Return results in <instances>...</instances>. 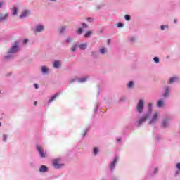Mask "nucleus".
Masks as SVG:
<instances>
[{
    "mask_svg": "<svg viewBox=\"0 0 180 180\" xmlns=\"http://www.w3.org/2000/svg\"><path fill=\"white\" fill-rule=\"evenodd\" d=\"M85 81H86V77L79 79V82H85Z\"/></svg>",
    "mask_w": 180,
    "mask_h": 180,
    "instance_id": "nucleus-26",
    "label": "nucleus"
},
{
    "mask_svg": "<svg viewBox=\"0 0 180 180\" xmlns=\"http://www.w3.org/2000/svg\"><path fill=\"white\" fill-rule=\"evenodd\" d=\"M124 19L125 20H127V22H130V20H131V17L130 16V15H124Z\"/></svg>",
    "mask_w": 180,
    "mask_h": 180,
    "instance_id": "nucleus-20",
    "label": "nucleus"
},
{
    "mask_svg": "<svg viewBox=\"0 0 180 180\" xmlns=\"http://www.w3.org/2000/svg\"><path fill=\"white\" fill-rule=\"evenodd\" d=\"M153 60L155 63H160V59L158 58V57H155Z\"/></svg>",
    "mask_w": 180,
    "mask_h": 180,
    "instance_id": "nucleus-32",
    "label": "nucleus"
},
{
    "mask_svg": "<svg viewBox=\"0 0 180 180\" xmlns=\"http://www.w3.org/2000/svg\"><path fill=\"white\" fill-rule=\"evenodd\" d=\"M110 40L108 41V44L110 43Z\"/></svg>",
    "mask_w": 180,
    "mask_h": 180,
    "instance_id": "nucleus-49",
    "label": "nucleus"
},
{
    "mask_svg": "<svg viewBox=\"0 0 180 180\" xmlns=\"http://www.w3.org/2000/svg\"><path fill=\"white\" fill-rule=\"evenodd\" d=\"M2 126V123L0 122V127Z\"/></svg>",
    "mask_w": 180,
    "mask_h": 180,
    "instance_id": "nucleus-48",
    "label": "nucleus"
},
{
    "mask_svg": "<svg viewBox=\"0 0 180 180\" xmlns=\"http://www.w3.org/2000/svg\"><path fill=\"white\" fill-rule=\"evenodd\" d=\"M118 159H119V158H118L117 157L115 158V160H114V161H113V162L111 163V165H110V169L111 170L115 169V165L116 162L117 161Z\"/></svg>",
    "mask_w": 180,
    "mask_h": 180,
    "instance_id": "nucleus-11",
    "label": "nucleus"
},
{
    "mask_svg": "<svg viewBox=\"0 0 180 180\" xmlns=\"http://www.w3.org/2000/svg\"><path fill=\"white\" fill-rule=\"evenodd\" d=\"M164 104L163 101L162 100H159L158 101V108H161V106H162V105Z\"/></svg>",
    "mask_w": 180,
    "mask_h": 180,
    "instance_id": "nucleus-23",
    "label": "nucleus"
},
{
    "mask_svg": "<svg viewBox=\"0 0 180 180\" xmlns=\"http://www.w3.org/2000/svg\"><path fill=\"white\" fill-rule=\"evenodd\" d=\"M43 30H44V27L43 25H39L36 27V29L34 32L35 34H37V32H40Z\"/></svg>",
    "mask_w": 180,
    "mask_h": 180,
    "instance_id": "nucleus-10",
    "label": "nucleus"
},
{
    "mask_svg": "<svg viewBox=\"0 0 180 180\" xmlns=\"http://www.w3.org/2000/svg\"><path fill=\"white\" fill-rule=\"evenodd\" d=\"M165 27H168V26L166 25Z\"/></svg>",
    "mask_w": 180,
    "mask_h": 180,
    "instance_id": "nucleus-50",
    "label": "nucleus"
},
{
    "mask_svg": "<svg viewBox=\"0 0 180 180\" xmlns=\"http://www.w3.org/2000/svg\"><path fill=\"white\" fill-rule=\"evenodd\" d=\"M128 88H131L133 86V81H130L127 85Z\"/></svg>",
    "mask_w": 180,
    "mask_h": 180,
    "instance_id": "nucleus-28",
    "label": "nucleus"
},
{
    "mask_svg": "<svg viewBox=\"0 0 180 180\" xmlns=\"http://www.w3.org/2000/svg\"><path fill=\"white\" fill-rule=\"evenodd\" d=\"M60 65L61 63L58 60L55 61L53 63V67H55V68H58Z\"/></svg>",
    "mask_w": 180,
    "mask_h": 180,
    "instance_id": "nucleus-18",
    "label": "nucleus"
},
{
    "mask_svg": "<svg viewBox=\"0 0 180 180\" xmlns=\"http://www.w3.org/2000/svg\"><path fill=\"white\" fill-rule=\"evenodd\" d=\"M130 40H131V41H134V39H131Z\"/></svg>",
    "mask_w": 180,
    "mask_h": 180,
    "instance_id": "nucleus-47",
    "label": "nucleus"
},
{
    "mask_svg": "<svg viewBox=\"0 0 180 180\" xmlns=\"http://www.w3.org/2000/svg\"><path fill=\"white\" fill-rule=\"evenodd\" d=\"M18 11H19V8H18V7L16 6L13 7L11 9L13 16H18V15H19Z\"/></svg>",
    "mask_w": 180,
    "mask_h": 180,
    "instance_id": "nucleus-8",
    "label": "nucleus"
},
{
    "mask_svg": "<svg viewBox=\"0 0 180 180\" xmlns=\"http://www.w3.org/2000/svg\"><path fill=\"white\" fill-rule=\"evenodd\" d=\"M53 165L55 168L58 169V168H61V167H63V165H64L60 163V160L59 159H55L53 160Z\"/></svg>",
    "mask_w": 180,
    "mask_h": 180,
    "instance_id": "nucleus-5",
    "label": "nucleus"
},
{
    "mask_svg": "<svg viewBox=\"0 0 180 180\" xmlns=\"http://www.w3.org/2000/svg\"><path fill=\"white\" fill-rule=\"evenodd\" d=\"M64 30H65V27H63L60 30V33H63V32H64Z\"/></svg>",
    "mask_w": 180,
    "mask_h": 180,
    "instance_id": "nucleus-36",
    "label": "nucleus"
},
{
    "mask_svg": "<svg viewBox=\"0 0 180 180\" xmlns=\"http://www.w3.org/2000/svg\"><path fill=\"white\" fill-rule=\"evenodd\" d=\"M48 169H49L45 165H41V167L39 168V172H47Z\"/></svg>",
    "mask_w": 180,
    "mask_h": 180,
    "instance_id": "nucleus-12",
    "label": "nucleus"
},
{
    "mask_svg": "<svg viewBox=\"0 0 180 180\" xmlns=\"http://www.w3.org/2000/svg\"><path fill=\"white\" fill-rule=\"evenodd\" d=\"M86 22H88L89 23H94V22H96V20H95V18H92V17H89L86 18Z\"/></svg>",
    "mask_w": 180,
    "mask_h": 180,
    "instance_id": "nucleus-13",
    "label": "nucleus"
},
{
    "mask_svg": "<svg viewBox=\"0 0 180 180\" xmlns=\"http://www.w3.org/2000/svg\"><path fill=\"white\" fill-rule=\"evenodd\" d=\"M5 1H0V9H2L4 6L5 5Z\"/></svg>",
    "mask_w": 180,
    "mask_h": 180,
    "instance_id": "nucleus-24",
    "label": "nucleus"
},
{
    "mask_svg": "<svg viewBox=\"0 0 180 180\" xmlns=\"http://www.w3.org/2000/svg\"><path fill=\"white\" fill-rule=\"evenodd\" d=\"M79 47L80 50H85L88 47V45L86 44H82L79 45Z\"/></svg>",
    "mask_w": 180,
    "mask_h": 180,
    "instance_id": "nucleus-16",
    "label": "nucleus"
},
{
    "mask_svg": "<svg viewBox=\"0 0 180 180\" xmlns=\"http://www.w3.org/2000/svg\"><path fill=\"white\" fill-rule=\"evenodd\" d=\"M51 2H57V0H49Z\"/></svg>",
    "mask_w": 180,
    "mask_h": 180,
    "instance_id": "nucleus-44",
    "label": "nucleus"
},
{
    "mask_svg": "<svg viewBox=\"0 0 180 180\" xmlns=\"http://www.w3.org/2000/svg\"><path fill=\"white\" fill-rule=\"evenodd\" d=\"M29 41V39H24V41H23V43H27Z\"/></svg>",
    "mask_w": 180,
    "mask_h": 180,
    "instance_id": "nucleus-42",
    "label": "nucleus"
},
{
    "mask_svg": "<svg viewBox=\"0 0 180 180\" xmlns=\"http://www.w3.org/2000/svg\"><path fill=\"white\" fill-rule=\"evenodd\" d=\"M9 18V13H0V22H5L6 20H8Z\"/></svg>",
    "mask_w": 180,
    "mask_h": 180,
    "instance_id": "nucleus-6",
    "label": "nucleus"
},
{
    "mask_svg": "<svg viewBox=\"0 0 180 180\" xmlns=\"http://www.w3.org/2000/svg\"><path fill=\"white\" fill-rule=\"evenodd\" d=\"M91 33H92V32H91V31L87 32L86 33V34L84 35V37H86V38L89 37V36H91Z\"/></svg>",
    "mask_w": 180,
    "mask_h": 180,
    "instance_id": "nucleus-25",
    "label": "nucleus"
},
{
    "mask_svg": "<svg viewBox=\"0 0 180 180\" xmlns=\"http://www.w3.org/2000/svg\"><path fill=\"white\" fill-rule=\"evenodd\" d=\"M34 105L36 106V105H37V101H35V102L34 103Z\"/></svg>",
    "mask_w": 180,
    "mask_h": 180,
    "instance_id": "nucleus-46",
    "label": "nucleus"
},
{
    "mask_svg": "<svg viewBox=\"0 0 180 180\" xmlns=\"http://www.w3.org/2000/svg\"><path fill=\"white\" fill-rule=\"evenodd\" d=\"M77 45H75L74 46H72V48H71V50H72V51L74 53V51H75V50H77Z\"/></svg>",
    "mask_w": 180,
    "mask_h": 180,
    "instance_id": "nucleus-31",
    "label": "nucleus"
},
{
    "mask_svg": "<svg viewBox=\"0 0 180 180\" xmlns=\"http://www.w3.org/2000/svg\"><path fill=\"white\" fill-rule=\"evenodd\" d=\"M153 106V104L151 103H148V107H149V114L151 113V107Z\"/></svg>",
    "mask_w": 180,
    "mask_h": 180,
    "instance_id": "nucleus-30",
    "label": "nucleus"
},
{
    "mask_svg": "<svg viewBox=\"0 0 180 180\" xmlns=\"http://www.w3.org/2000/svg\"><path fill=\"white\" fill-rule=\"evenodd\" d=\"M86 134V130H84L82 132V135L85 136Z\"/></svg>",
    "mask_w": 180,
    "mask_h": 180,
    "instance_id": "nucleus-40",
    "label": "nucleus"
},
{
    "mask_svg": "<svg viewBox=\"0 0 180 180\" xmlns=\"http://www.w3.org/2000/svg\"><path fill=\"white\" fill-rule=\"evenodd\" d=\"M72 40V39L68 38V39H67V43H70V41H71Z\"/></svg>",
    "mask_w": 180,
    "mask_h": 180,
    "instance_id": "nucleus-41",
    "label": "nucleus"
},
{
    "mask_svg": "<svg viewBox=\"0 0 180 180\" xmlns=\"http://www.w3.org/2000/svg\"><path fill=\"white\" fill-rule=\"evenodd\" d=\"M165 94H163L164 98H167L168 97L169 94V89L168 87H167L165 90Z\"/></svg>",
    "mask_w": 180,
    "mask_h": 180,
    "instance_id": "nucleus-15",
    "label": "nucleus"
},
{
    "mask_svg": "<svg viewBox=\"0 0 180 180\" xmlns=\"http://www.w3.org/2000/svg\"><path fill=\"white\" fill-rule=\"evenodd\" d=\"M174 23H176V22H178V20L177 19H174Z\"/></svg>",
    "mask_w": 180,
    "mask_h": 180,
    "instance_id": "nucleus-45",
    "label": "nucleus"
},
{
    "mask_svg": "<svg viewBox=\"0 0 180 180\" xmlns=\"http://www.w3.org/2000/svg\"><path fill=\"white\" fill-rule=\"evenodd\" d=\"M58 96V94H55V95H53V96L51 98V99H49V103H51V102H53V101L56 99V98H57Z\"/></svg>",
    "mask_w": 180,
    "mask_h": 180,
    "instance_id": "nucleus-19",
    "label": "nucleus"
},
{
    "mask_svg": "<svg viewBox=\"0 0 180 180\" xmlns=\"http://www.w3.org/2000/svg\"><path fill=\"white\" fill-rule=\"evenodd\" d=\"M19 45V42L16 41L15 45L8 51V53H16L18 51V46Z\"/></svg>",
    "mask_w": 180,
    "mask_h": 180,
    "instance_id": "nucleus-7",
    "label": "nucleus"
},
{
    "mask_svg": "<svg viewBox=\"0 0 180 180\" xmlns=\"http://www.w3.org/2000/svg\"><path fill=\"white\" fill-rule=\"evenodd\" d=\"M149 116H150V114H146V115H143L138 122L139 126H141V124H143V123L146 122L147 120L148 119Z\"/></svg>",
    "mask_w": 180,
    "mask_h": 180,
    "instance_id": "nucleus-4",
    "label": "nucleus"
},
{
    "mask_svg": "<svg viewBox=\"0 0 180 180\" xmlns=\"http://www.w3.org/2000/svg\"><path fill=\"white\" fill-rule=\"evenodd\" d=\"M117 27H119V28L123 27V24L122 23L117 24Z\"/></svg>",
    "mask_w": 180,
    "mask_h": 180,
    "instance_id": "nucleus-33",
    "label": "nucleus"
},
{
    "mask_svg": "<svg viewBox=\"0 0 180 180\" xmlns=\"http://www.w3.org/2000/svg\"><path fill=\"white\" fill-rule=\"evenodd\" d=\"M41 72H43V74H47L49 72V68H47V67L46 66H42Z\"/></svg>",
    "mask_w": 180,
    "mask_h": 180,
    "instance_id": "nucleus-17",
    "label": "nucleus"
},
{
    "mask_svg": "<svg viewBox=\"0 0 180 180\" xmlns=\"http://www.w3.org/2000/svg\"><path fill=\"white\" fill-rule=\"evenodd\" d=\"M77 79H72L70 81V84H72V82H75Z\"/></svg>",
    "mask_w": 180,
    "mask_h": 180,
    "instance_id": "nucleus-35",
    "label": "nucleus"
},
{
    "mask_svg": "<svg viewBox=\"0 0 180 180\" xmlns=\"http://www.w3.org/2000/svg\"><path fill=\"white\" fill-rule=\"evenodd\" d=\"M34 86L36 89H39V85H37V84H34Z\"/></svg>",
    "mask_w": 180,
    "mask_h": 180,
    "instance_id": "nucleus-37",
    "label": "nucleus"
},
{
    "mask_svg": "<svg viewBox=\"0 0 180 180\" xmlns=\"http://www.w3.org/2000/svg\"><path fill=\"white\" fill-rule=\"evenodd\" d=\"M176 79H178V77L170 78V79L169 81V84H174V82H175V81H176Z\"/></svg>",
    "mask_w": 180,
    "mask_h": 180,
    "instance_id": "nucleus-21",
    "label": "nucleus"
},
{
    "mask_svg": "<svg viewBox=\"0 0 180 180\" xmlns=\"http://www.w3.org/2000/svg\"><path fill=\"white\" fill-rule=\"evenodd\" d=\"M37 148L41 157H42V158H45L46 153H44V151L43 150V149H41V148H40V146H37Z\"/></svg>",
    "mask_w": 180,
    "mask_h": 180,
    "instance_id": "nucleus-9",
    "label": "nucleus"
},
{
    "mask_svg": "<svg viewBox=\"0 0 180 180\" xmlns=\"http://www.w3.org/2000/svg\"><path fill=\"white\" fill-rule=\"evenodd\" d=\"M136 109L139 113H143V110L144 109V101L142 99L139 101Z\"/></svg>",
    "mask_w": 180,
    "mask_h": 180,
    "instance_id": "nucleus-1",
    "label": "nucleus"
},
{
    "mask_svg": "<svg viewBox=\"0 0 180 180\" xmlns=\"http://www.w3.org/2000/svg\"><path fill=\"white\" fill-rule=\"evenodd\" d=\"M176 168H178V169L180 171V163L176 164Z\"/></svg>",
    "mask_w": 180,
    "mask_h": 180,
    "instance_id": "nucleus-38",
    "label": "nucleus"
},
{
    "mask_svg": "<svg viewBox=\"0 0 180 180\" xmlns=\"http://www.w3.org/2000/svg\"><path fill=\"white\" fill-rule=\"evenodd\" d=\"M28 16H30V10H24L21 15H19V19L23 20V19H26Z\"/></svg>",
    "mask_w": 180,
    "mask_h": 180,
    "instance_id": "nucleus-2",
    "label": "nucleus"
},
{
    "mask_svg": "<svg viewBox=\"0 0 180 180\" xmlns=\"http://www.w3.org/2000/svg\"><path fill=\"white\" fill-rule=\"evenodd\" d=\"M160 29L164 30V29H165V25H161Z\"/></svg>",
    "mask_w": 180,
    "mask_h": 180,
    "instance_id": "nucleus-39",
    "label": "nucleus"
},
{
    "mask_svg": "<svg viewBox=\"0 0 180 180\" xmlns=\"http://www.w3.org/2000/svg\"><path fill=\"white\" fill-rule=\"evenodd\" d=\"M100 51H101V54H105V53H106V49L103 48L101 49Z\"/></svg>",
    "mask_w": 180,
    "mask_h": 180,
    "instance_id": "nucleus-29",
    "label": "nucleus"
},
{
    "mask_svg": "<svg viewBox=\"0 0 180 180\" xmlns=\"http://www.w3.org/2000/svg\"><path fill=\"white\" fill-rule=\"evenodd\" d=\"M98 151L99 150H98V148H94V155H96L98 154Z\"/></svg>",
    "mask_w": 180,
    "mask_h": 180,
    "instance_id": "nucleus-27",
    "label": "nucleus"
},
{
    "mask_svg": "<svg viewBox=\"0 0 180 180\" xmlns=\"http://www.w3.org/2000/svg\"><path fill=\"white\" fill-rule=\"evenodd\" d=\"M86 27H88V25L86 24H83L82 28H79L77 30L78 34H81V33H82V29H85Z\"/></svg>",
    "mask_w": 180,
    "mask_h": 180,
    "instance_id": "nucleus-14",
    "label": "nucleus"
},
{
    "mask_svg": "<svg viewBox=\"0 0 180 180\" xmlns=\"http://www.w3.org/2000/svg\"><path fill=\"white\" fill-rule=\"evenodd\" d=\"M160 114L158 112H155L152 117V118L150 119V121L149 122V124H153L154 123H155L157 122V120H158V115Z\"/></svg>",
    "mask_w": 180,
    "mask_h": 180,
    "instance_id": "nucleus-3",
    "label": "nucleus"
},
{
    "mask_svg": "<svg viewBox=\"0 0 180 180\" xmlns=\"http://www.w3.org/2000/svg\"><path fill=\"white\" fill-rule=\"evenodd\" d=\"M154 172H155V174H157V172H158V169L155 168Z\"/></svg>",
    "mask_w": 180,
    "mask_h": 180,
    "instance_id": "nucleus-43",
    "label": "nucleus"
},
{
    "mask_svg": "<svg viewBox=\"0 0 180 180\" xmlns=\"http://www.w3.org/2000/svg\"><path fill=\"white\" fill-rule=\"evenodd\" d=\"M167 124H168V119H166L164 122L162 124V127H167Z\"/></svg>",
    "mask_w": 180,
    "mask_h": 180,
    "instance_id": "nucleus-22",
    "label": "nucleus"
},
{
    "mask_svg": "<svg viewBox=\"0 0 180 180\" xmlns=\"http://www.w3.org/2000/svg\"><path fill=\"white\" fill-rule=\"evenodd\" d=\"M7 137L8 136L6 135H3V140H4V141H6Z\"/></svg>",
    "mask_w": 180,
    "mask_h": 180,
    "instance_id": "nucleus-34",
    "label": "nucleus"
}]
</instances>
